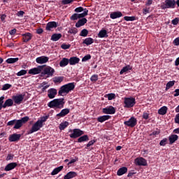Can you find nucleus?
I'll return each mask as SVG.
<instances>
[{
    "label": "nucleus",
    "instance_id": "obj_1",
    "mask_svg": "<svg viewBox=\"0 0 179 179\" xmlns=\"http://www.w3.org/2000/svg\"><path fill=\"white\" fill-rule=\"evenodd\" d=\"M65 106V99L64 98L55 99L48 103V107L50 108H64Z\"/></svg>",
    "mask_w": 179,
    "mask_h": 179
},
{
    "label": "nucleus",
    "instance_id": "obj_2",
    "mask_svg": "<svg viewBox=\"0 0 179 179\" xmlns=\"http://www.w3.org/2000/svg\"><path fill=\"white\" fill-rule=\"evenodd\" d=\"M42 70L43 71L41 73L40 76L45 79H47V78H52L54 73H55V69L50 66H45Z\"/></svg>",
    "mask_w": 179,
    "mask_h": 179
},
{
    "label": "nucleus",
    "instance_id": "obj_3",
    "mask_svg": "<svg viewBox=\"0 0 179 179\" xmlns=\"http://www.w3.org/2000/svg\"><path fill=\"white\" fill-rule=\"evenodd\" d=\"M75 89V83H69L62 86L58 92L59 96H64V94H68Z\"/></svg>",
    "mask_w": 179,
    "mask_h": 179
},
{
    "label": "nucleus",
    "instance_id": "obj_4",
    "mask_svg": "<svg viewBox=\"0 0 179 179\" xmlns=\"http://www.w3.org/2000/svg\"><path fill=\"white\" fill-rule=\"evenodd\" d=\"M69 136L71 139H76L78 138H80V136H82V135H85V131L81 130L80 129H69Z\"/></svg>",
    "mask_w": 179,
    "mask_h": 179
},
{
    "label": "nucleus",
    "instance_id": "obj_5",
    "mask_svg": "<svg viewBox=\"0 0 179 179\" xmlns=\"http://www.w3.org/2000/svg\"><path fill=\"white\" fill-rule=\"evenodd\" d=\"M125 108H131L136 104V99L134 97H125L124 100Z\"/></svg>",
    "mask_w": 179,
    "mask_h": 179
},
{
    "label": "nucleus",
    "instance_id": "obj_6",
    "mask_svg": "<svg viewBox=\"0 0 179 179\" xmlns=\"http://www.w3.org/2000/svg\"><path fill=\"white\" fill-rule=\"evenodd\" d=\"M29 121V116H25L20 120H16L15 124L13 127V129H20L23 127L24 124H26Z\"/></svg>",
    "mask_w": 179,
    "mask_h": 179
},
{
    "label": "nucleus",
    "instance_id": "obj_7",
    "mask_svg": "<svg viewBox=\"0 0 179 179\" xmlns=\"http://www.w3.org/2000/svg\"><path fill=\"white\" fill-rule=\"evenodd\" d=\"M43 128V126L36 121L31 127V129L28 131V135H31V134H34V132H37V131H40Z\"/></svg>",
    "mask_w": 179,
    "mask_h": 179
},
{
    "label": "nucleus",
    "instance_id": "obj_8",
    "mask_svg": "<svg viewBox=\"0 0 179 179\" xmlns=\"http://www.w3.org/2000/svg\"><path fill=\"white\" fill-rule=\"evenodd\" d=\"M44 66H45V65L38 66V67L31 69L29 70L28 73H29V75H38V73H41V71H43Z\"/></svg>",
    "mask_w": 179,
    "mask_h": 179
},
{
    "label": "nucleus",
    "instance_id": "obj_9",
    "mask_svg": "<svg viewBox=\"0 0 179 179\" xmlns=\"http://www.w3.org/2000/svg\"><path fill=\"white\" fill-rule=\"evenodd\" d=\"M138 124V120L135 117H131L129 120L124 122V124L130 128H134Z\"/></svg>",
    "mask_w": 179,
    "mask_h": 179
},
{
    "label": "nucleus",
    "instance_id": "obj_10",
    "mask_svg": "<svg viewBox=\"0 0 179 179\" xmlns=\"http://www.w3.org/2000/svg\"><path fill=\"white\" fill-rule=\"evenodd\" d=\"M117 110V108H115L113 106H107L106 108H103L102 109V113L103 114H110V115H113V114H115V111Z\"/></svg>",
    "mask_w": 179,
    "mask_h": 179
},
{
    "label": "nucleus",
    "instance_id": "obj_11",
    "mask_svg": "<svg viewBox=\"0 0 179 179\" xmlns=\"http://www.w3.org/2000/svg\"><path fill=\"white\" fill-rule=\"evenodd\" d=\"M13 101H14L15 104H22L23 100H24V95L23 94H18L14 95L12 96Z\"/></svg>",
    "mask_w": 179,
    "mask_h": 179
},
{
    "label": "nucleus",
    "instance_id": "obj_12",
    "mask_svg": "<svg viewBox=\"0 0 179 179\" xmlns=\"http://www.w3.org/2000/svg\"><path fill=\"white\" fill-rule=\"evenodd\" d=\"M136 166H148V161L143 157H137L134 160Z\"/></svg>",
    "mask_w": 179,
    "mask_h": 179
},
{
    "label": "nucleus",
    "instance_id": "obj_13",
    "mask_svg": "<svg viewBox=\"0 0 179 179\" xmlns=\"http://www.w3.org/2000/svg\"><path fill=\"white\" fill-rule=\"evenodd\" d=\"M20 138H22V134H17L15 133L9 136L8 141L9 142H17L20 141Z\"/></svg>",
    "mask_w": 179,
    "mask_h": 179
},
{
    "label": "nucleus",
    "instance_id": "obj_14",
    "mask_svg": "<svg viewBox=\"0 0 179 179\" xmlns=\"http://www.w3.org/2000/svg\"><path fill=\"white\" fill-rule=\"evenodd\" d=\"M57 27H58V24L57 23V22L55 21L49 22L46 24L45 30H47L48 31H51L52 29H57Z\"/></svg>",
    "mask_w": 179,
    "mask_h": 179
},
{
    "label": "nucleus",
    "instance_id": "obj_15",
    "mask_svg": "<svg viewBox=\"0 0 179 179\" xmlns=\"http://www.w3.org/2000/svg\"><path fill=\"white\" fill-rule=\"evenodd\" d=\"M70 110L69 108H64L62 109L59 113L56 115V117H57L58 120H59V118H62L64 117H66V115H68V114H69Z\"/></svg>",
    "mask_w": 179,
    "mask_h": 179
},
{
    "label": "nucleus",
    "instance_id": "obj_16",
    "mask_svg": "<svg viewBox=\"0 0 179 179\" xmlns=\"http://www.w3.org/2000/svg\"><path fill=\"white\" fill-rule=\"evenodd\" d=\"M48 59H50L48 57L41 56V57H37L36 59V62H37V64H47V62H48Z\"/></svg>",
    "mask_w": 179,
    "mask_h": 179
},
{
    "label": "nucleus",
    "instance_id": "obj_17",
    "mask_svg": "<svg viewBox=\"0 0 179 179\" xmlns=\"http://www.w3.org/2000/svg\"><path fill=\"white\" fill-rule=\"evenodd\" d=\"M16 167H17V163L11 162L6 166L4 170L5 171H10V170H13V169H16Z\"/></svg>",
    "mask_w": 179,
    "mask_h": 179
},
{
    "label": "nucleus",
    "instance_id": "obj_18",
    "mask_svg": "<svg viewBox=\"0 0 179 179\" xmlns=\"http://www.w3.org/2000/svg\"><path fill=\"white\" fill-rule=\"evenodd\" d=\"M110 19H118L122 17V13L121 11H115L110 14Z\"/></svg>",
    "mask_w": 179,
    "mask_h": 179
},
{
    "label": "nucleus",
    "instance_id": "obj_19",
    "mask_svg": "<svg viewBox=\"0 0 179 179\" xmlns=\"http://www.w3.org/2000/svg\"><path fill=\"white\" fill-rule=\"evenodd\" d=\"M86 23H87V19L86 18L79 19L78 21L76 23V27L77 28L82 27V26H85Z\"/></svg>",
    "mask_w": 179,
    "mask_h": 179
},
{
    "label": "nucleus",
    "instance_id": "obj_20",
    "mask_svg": "<svg viewBox=\"0 0 179 179\" xmlns=\"http://www.w3.org/2000/svg\"><path fill=\"white\" fill-rule=\"evenodd\" d=\"M57 90L51 88L48 91V97H49V99H54L55 96H57Z\"/></svg>",
    "mask_w": 179,
    "mask_h": 179
},
{
    "label": "nucleus",
    "instance_id": "obj_21",
    "mask_svg": "<svg viewBox=\"0 0 179 179\" xmlns=\"http://www.w3.org/2000/svg\"><path fill=\"white\" fill-rule=\"evenodd\" d=\"M22 37L23 42L28 43V41H30L31 40L33 36L29 32H27L26 34H23Z\"/></svg>",
    "mask_w": 179,
    "mask_h": 179
},
{
    "label": "nucleus",
    "instance_id": "obj_22",
    "mask_svg": "<svg viewBox=\"0 0 179 179\" xmlns=\"http://www.w3.org/2000/svg\"><path fill=\"white\" fill-rule=\"evenodd\" d=\"M78 176V173L75 171H70L69 173H66V175H65L64 176V179H71V178H75V177Z\"/></svg>",
    "mask_w": 179,
    "mask_h": 179
},
{
    "label": "nucleus",
    "instance_id": "obj_23",
    "mask_svg": "<svg viewBox=\"0 0 179 179\" xmlns=\"http://www.w3.org/2000/svg\"><path fill=\"white\" fill-rule=\"evenodd\" d=\"M165 3L168 6L169 9L176 8V0H165Z\"/></svg>",
    "mask_w": 179,
    "mask_h": 179
},
{
    "label": "nucleus",
    "instance_id": "obj_24",
    "mask_svg": "<svg viewBox=\"0 0 179 179\" xmlns=\"http://www.w3.org/2000/svg\"><path fill=\"white\" fill-rule=\"evenodd\" d=\"M89 141V136L87 134L82 135L80 137H78L77 142L78 143H82V142H88Z\"/></svg>",
    "mask_w": 179,
    "mask_h": 179
},
{
    "label": "nucleus",
    "instance_id": "obj_25",
    "mask_svg": "<svg viewBox=\"0 0 179 179\" xmlns=\"http://www.w3.org/2000/svg\"><path fill=\"white\" fill-rule=\"evenodd\" d=\"M79 61H80V59H79V57H71L69 59L70 65H76V64H79Z\"/></svg>",
    "mask_w": 179,
    "mask_h": 179
},
{
    "label": "nucleus",
    "instance_id": "obj_26",
    "mask_svg": "<svg viewBox=\"0 0 179 179\" xmlns=\"http://www.w3.org/2000/svg\"><path fill=\"white\" fill-rule=\"evenodd\" d=\"M169 145H173L176 141H178V136L176 134H171L169 137Z\"/></svg>",
    "mask_w": 179,
    "mask_h": 179
},
{
    "label": "nucleus",
    "instance_id": "obj_27",
    "mask_svg": "<svg viewBox=\"0 0 179 179\" xmlns=\"http://www.w3.org/2000/svg\"><path fill=\"white\" fill-rule=\"evenodd\" d=\"M69 64V59L64 57L59 62V66L61 68H65Z\"/></svg>",
    "mask_w": 179,
    "mask_h": 179
},
{
    "label": "nucleus",
    "instance_id": "obj_28",
    "mask_svg": "<svg viewBox=\"0 0 179 179\" xmlns=\"http://www.w3.org/2000/svg\"><path fill=\"white\" fill-rule=\"evenodd\" d=\"M13 106V99H8L3 104V108H6V107H12Z\"/></svg>",
    "mask_w": 179,
    "mask_h": 179
},
{
    "label": "nucleus",
    "instance_id": "obj_29",
    "mask_svg": "<svg viewBox=\"0 0 179 179\" xmlns=\"http://www.w3.org/2000/svg\"><path fill=\"white\" fill-rule=\"evenodd\" d=\"M110 118H111V116L110 115L99 116L97 117V121L98 122H104V121H108Z\"/></svg>",
    "mask_w": 179,
    "mask_h": 179
},
{
    "label": "nucleus",
    "instance_id": "obj_30",
    "mask_svg": "<svg viewBox=\"0 0 179 179\" xmlns=\"http://www.w3.org/2000/svg\"><path fill=\"white\" fill-rule=\"evenodd\" d=\"M98 37H99V38H104L106 37H108V34H107V30L101 29L98 34Z\"/></svg>",
    "mask_w": 179,
    "mask_h": 179
},
{
    "label": "nucleus",
    "instance_id": "obj_31",
    "mask_svg": "<svg viewBox=\"0 0 179 179\" xmlns=\"http://www.w3.org/2000/svg\"><path fill=\"white\" fill-rule=\"evenodd\" d=\"M127 171H128V168L123 166L117 170V176H124Z\"/></svg>",
    "mask_w": 179,
    "mask_h": 179
},
{
    "label": "nucleus",
    "instance_id": "obj_32",
    "mask_svg": "<svg viewBox=\"0 0 179 179\" xmlns=\"http://www.w3.org/2000/svg\"><path fill=\"white\" fill-rule=\"evenodd\" d=\"M62 37V34H53L51 36L52 41H58Z\"/></svg>",
    "mask_w": 179,
    "mask_h": 179
},
{
    "label": "nucleus",
    "instance_id": "obj_33",
    "mask_svg": "<svg viewBox=\"0 0 179 179\" xmlns=\"http://www.w3.org/2000/svg\"><path fill=\"white\" fill-rule=\"evenodd\" d=\"M93 43H94V39H93V38H87L83 41V44H86L87 45H92Z\"/></svg>",
    "mask_w": 179,
    "mask_h": 179
},
{
    "label": "nucleus",
    "instance_id": "obj_34",
    "mask_svg": "<svg viewBox=\"0 0 179 179\" xmlns=\"http://www.w3.org/2000/svg\"><path fill=\"white\" fill-rule=\"evenodd\" d=\"M167 106H162L158 110V114H159V115H166V114H167Z\"/></svg>",
    "mask_w": 179,
    "mask_h": 179
},
{
    "label": "nucleus",
    "instance_id": "obj_35",
    "mask_svg": "<svg viewBox=\"0 0 179 179\" xmlns=\"http://www.w3.org/2000/svg\"><path fill=\"white\" fill-rule=\"evenodd\" d=\"M54 83H61L64 82V76H55L52 78Z\"/></svg>",
    "mask_w": 179,
    "mask_h": 179
},
{
    "label": "nucleus",
    "instance_id": "obj_36",
    "mask_svg": "<svg viewBox=\"0 0 179 179\" xmlns=\"http://www.w3.org/2000/svg\"><path fill=\"white\" fill-rule=\"evenodd\" d=\"M131 70H132V66H131L130 65H127L121 69L120 75H122L123 73H125V72H128V71Z\"/></svg>",
    "mask_w": 179,
    "mask_h": 179
},
{
    "label": "nucleus",
    "instance_id": "obj_37",
    "mask_svg": "<svg viewBox=\"0 0 179 179\" xmlns=\"http://www.w3.org/2000/svg\"><path fill=\"white\" fill-rule=\"evenodd\" d=\"M87 15H89V10H87V8H85V11H83V13L80 14L78 13V19H83L86 17Z\"/></svg>",
    "mask_w": 179,
    "mask_h": 179
},
{
    "label": "nucleus",
    "instance_id": "obj_38",
    "mask_svg": "<svg viewBox=\"0 0 179 179\" xmlns=\"http://www.w3.org/2000/svg\"><path fill=\"white\" fill-rule=\"evenodd\" d=\"M64 169V166H60L57 168H55L51 173V176H57L59 171H61Z\"/></svg>",
    "mask_w": 179,
    "mask_h": 179
},
{
    "label": "nucleus",
    "instance_id": "obj_39",
    "mask_svg": "<svg viewBox=\"0 0 179 179\" xmlns=\"http://www.w3.org/2000/svg\"><path fill=\"white\" fill-rule=\"evenodd\" d=\"M69 125V122L65 121L59 124V128L60 131H64V129H65V128H66Z\"/></svg>",
    "mask_w": 179,
    "mask_h": 179
},
{
    "label": "nucleus",
    "instance_id": "obj_40",
    "mask_svg": "<svg viewBox=\"0 0 179 179\" xmlns=\"http://www.w3.org/2000/svg\"><path fill=\"white\" fill-rule=\"evenodd\" d=\"M105 99H108V100H114L115 99V94L114 93H110V94H106L104 95Z\"/></svg>",
    "mask_w": 179,
    "mask_h": 179
},
{
    "label": "nucleus",
    "instance_id": "obj_41",
    "mask_svg": "<svg viewBox=\"0 0 179 179\" xmlns=\"http://www.w3.org/2000/svg\"><path fill=\"white\" fill-rule=\"evenodd\" d=\"M49 117V116H43L42 117H41L40 120H38L37 122L42 126L43 127V124L44 122H45V121H47V119Z\"/></svg>",
    "mask_w": 179,
    "mask_h": 179
},
{
    "label": "nucleus",
    "instance_id": "obj_42",
    "mask_svg": "<svg viewBox=\"0 0 179 179\" xmlns=\"http://www.w3.org/2000/svg\"><path fill=\"white\" fill-rule=\"evenodd\" d=\"M17 61H19L18 57L8 58L6 59V62H7V64H15V62H17Z\"/></svg>",
    "mask_w": 179,
    "mask_h": 179
},
{
    "label": "nucleus",
    "instance_id": "obj_43",
    "mask_svg": "<svg viewBox=\"0 0 179 179\" xmlns=\"http://www.w3.org/2000/svg\"><path fill=\"white\" fill-rule=\"evenodd\" d=\"M176 84V81L173 80V81H169L166 83V89L165 90H169V89H170L171 87H173V86H174V85Z\"/></svg>",
    "mask_w": 179,
    "mask_h": 179
},
{
    "label": "nucleus",
    "instance_id": "obj_44",
    "mask_svg": "<svg viewBox=\"0 0 179 179\" xmlns=\"http://www.w3.org/2000/svg\"><path fill=\"white\" fill-rule=\"evenodd\" d=\"M124 20H126V22H134V20H136V17L135 16H124Z\"/></svg>",
    "mask_w": 179,
    "mask_h": 179
},
{
    "label": "nucleus",
    "instance_id": "obj_45",
    "mask_svg": "<svg viewBox=\"0 0 179 179\" xmlns=\"http://www.w3.org/2000/svg\"><path fill=\"white\" fill-rule=\"evenodd\" d=\"M87 34H89V31L86 29H83L80 33L81 37H87Z\"/></svg>",
    "mask_w": 179,
    "mask_h": 179
},
{
    "label": "nucleus",
    "instance_id": "obj_46",
    "mask_svg": "<svg viewBox=\"0 0 179 179\" xmlns=\"http://www.w3.org/2000/svg\"><path fill=\"white\" fill-rule=\"evenodd\" d=\"M91 82H97L99 80V76L97 74H94L90 78Z\"/></svg>",
    "mask_w": 179,
    "mask_h": 179
},
{
    "label": "nucleus",
    "instance_id": "obj_47",
    "mask_svg": "<svg viewBox=\"0 0 179 179\" xmlns=\"http://www.w3.org/2000/svg\"><path fill=\"white\" fill-rule=\"evenodd\" d=\"M74 12H76V13H80L81 12H85V8H83L82 6H80L75 8Z\"/></svg>",
    "mask_w": 179,
    "mask_h": 179
},
{
    "label": "nucleus",
    "instance_id": "obj_48",
    "mask_svg": "<svg viewBox=\"0 0 179 179\" xmlns=\"http://www.w3.org/2000/svg\"><path fill=\"white\" fill-rule=\"evenodd\" d=\"M94 143H96V140H92L89 141L88 143L86 145L85 149L90 148V146H93Z\"/></svg>",
    "mask_w": 179,
    "mask_h": 179
},
{
    "label": "nucleus",
    "instance_id": "obj_49",
    "mask_svg": "<svg viewBox=\"0 0 179 179\" xmlns=\"http://www.w3.org/2000/svg\"><path fill=\"white\" fill-rule=\"evenodd\" d=\"M61 48H62V50H69V48H71V44L63 43L61 45Z\"/></svg>",
    "mask_w": 179,
    "mask_h": 179
},
{
    "label": "nucleus",
    "instance_id": "obj_50",
    "mask_svg": "<svg viewBox=\"0 0 179 179\" xmlns=\"http://www.w3.org/2000/svg\"><path fill=\"white\" fill-rule=\"evenodd\" d=\"M92 59V55H87L85 56H84L82 59V62H86V61H89V59Z\"/></svg>",
    "mask_w": 179,
    "mask_h": 179
},
{
    "label": "nucleus",
    "instance_id": "obj_51",
    "mask_svg": "<svg viewBox=\"0 0 179 179\" xmlns=\"http://www.w3.org/2000/svg\"><path fill=\"white\" fill-rule=\"evenodd\" d=\"M78 19H79L78 13H74L70 17V20H78Z\"/></svg>",
    "mask_w": 179,
    "mask_h": 179
},
{
    "label": "nucleus",
    "instance_id": "obj_52",
    "mask_svg": "<svg viewBox=\"0 0 179 179\" xmlns=\"http://www.w3.org/2000/svg\"><path fill=\"white\" fill-rule=\"evenodd\" d=\"M10 87H12V85L5 84L3 85L1 90H8V89H10Z\"/></svg>",
    "mask_w": 179,
    "mask_h": 179
},
{
    "label": "nucleus",
    "instance_id": "obj_53",
    "mask_svg": "<svg viewBox=\"0 0 179 179\" xmlns=\"http://www.w3.org/2000/svg\"><path fill=\"white\" fill-rule=\"evenodd\" d=\"M15 124H16V119H14L13 120L8 122L7 126L8 127H13V125H15Z\"/></svg>",
    "mask_w": 179,
    "mask_h": 179
},
{
    "label": "nucleus",
    "instance_id": "obj_54",
    "mask_svg": "<svg viewBox=\"0 0 179 179\" xmlns=\"http://www.w3.org/2000/svg\"><path fill=\"white\" fill-rule=\"evenodd\" d=\"M47 85V83L45 82H43L42 84H41V87H43L42 88V91L43 92H45V90L46 89H48V87H50V85Z\"/></svg>",
    "mask_w": 179,
    "mask_h": 179
},
{
    "label": "nucleus",
    "instance_id": "obj_55",
    "mask_svg": "<svg viewBox=\"0 0 179 179\" xmlns=\"http://www.w3.org/2000/svg\"><path fill=\"white\" fill-rule=\"evenodd\" d=\"M26 73H27V71L21 70L17 73V76H23V75H26Z\"/></svg>",
    "mask_w": 179,
    "mask_h": 179
},
{
    "label": "nucleus",
    "instance_id": "obj_56",
    "mask_svg": "<svg viewBox=\"0 0 179 179\" xmlns=\"http://www.w3.org/2000/svg\"><path fill=\"white\" fill-rule=\"evenodd\" d=\"M73 0H62V5H69V3H72Z\"/></svg>",
    "mask_w": 179,
    "mask_h": 179
},
{
    "label": "nucleus",
    "instance_id": "obj_57",
    "mask_svg": "<svg viewBox=\"0 0 179 179\" xmlns=\"http://www.w3.org/2000/svg\"><path fill=\"white\" fill-rule=\"evenodd\" d=\"M69 33H70L71 34H76L78 33V29L76 28L70 29L69 30Z\"/></svg>",
    "mask_w": 179,
    "mask_h": 179
},
{
    "label": "nucleus",
    "instance_id": "obj_58",
    "mask_svg": "<svg viewBox=\"0 0 179 179\" xmlns=\"http://www.w3.org/2000/svg\"><path fill=\"white\" fill-rule=\"evenodd\" d=\"M143 120H149V113L144 111L143 113Z\"/></svg>",
    "mask_w": 179,
    "mask_h": 179
},
{
    "label": "nucleus",
    "instance_id": "obj_59",
    "mask_svg": "<svg viewBox=\"0 0 179 179\" xmlns=\"http://www.w3.org/2000/svg\"><path fill=\"white\" fill-rule=\"evenodd\" d=\"M160 146H166L167 145V138H164L159 143Z\"/></svg>",
    "mask_w": 179,
    "mask_h": 179
},
{
    "label": "nucleus",
    "instance_id": "obj_60",
    "mask_svg": "<svg viewBox=\"0 0 179 179\" xmlns=\"http://www.w3.org/2000/svg\"><path fill=\"white\" fill-rule=\"evenodd\" d=\"M160 134L159 131H154L151 134H150V136H152L153 138H156V135H159Z\"/></svg>",
    "mask_w": 179,
    "mask_h": 179
},
{
    "label": "nucleus",
    "instance_id": "obj_61",
    "mask_svg": "<svg viewBox=\"0 0 179 179\" xmlns=\"http://www.w3.org/2000/svg\"><path fill=\"white\" fill-rule=\"evenodd\" d=\"M179 22V18L178 17H176L175 19H173L171 21L172 24H173L174 26H177V24H178Z\"/></svg>",
    "mask_w": 179,
    "mask_h": 179
},
{
    "label": "nucleus",
    "instance_id": "obj_62",
    "mask_svg": "<svg viewBox=\"0 0 179 179\" xmlns=\"http://www.w3.org/2000/svg\"><path fill=\"white\" fill-rule=\"evenodd\" d=\"M150 12V8H145L143 9V14L147 15V13H149Z\"/></svg>",
    "mask_w": 179,
    "mask_h": 179
},
{
    "label": "nucleus",
    "instance_id": "obj_63",
    "mask_svg": "<svg viewBox=\"0 0 179 179\" xmlns=\"http://www.w3.org/2000/svg\"><path fill=\"white\" fill-rule=\"evenodd\" d=\"M175 66H178L176 68V69H178L179 71V57L178 58H176V59L175 61Z\"/></svg>",
    "mask_w": 179,
    "mask_h": 179
},
{
    "label": "nucleus",
    "instance_id": "obj_64",
    "mask_svg": "<svg viewBox=\"0 0 179 179\" xmlns=\"http://www.w3.org/2000/svg\"><path fill=\"white\" fill-rule=\"evenodd\" d=\"M173 44L174 45H179V37L174 39Z\"/></svg>",
    "mask_w": 179,
    "mask_h": 179
}]
</instances>
